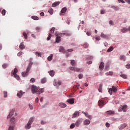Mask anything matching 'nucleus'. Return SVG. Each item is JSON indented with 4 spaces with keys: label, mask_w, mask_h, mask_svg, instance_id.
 I'll return each mask as SVG.
<instances>
[{
    "label": "nucleus",
    "mask_w": 130,
    "mask_h": 130,
    "mask_svg": "<svg viewBox=\"0 0 130 130\" xmlns=\"http://www.w3.org/2000/svg\"><path fill=\"white\" fill-rule=\"evenodd\" d=\"M112 92L116 93L117 92V87L113 85L112 86V88H110L109 89V93L110 94V95H112Z\"/></svg>",
    "instance_id": "nucleus-1"
},
{
    "label": "nucleus",
    "mask_w": 130,
    "mask_h": 130,
    "mask_svg": "<svg viewBox=\"0 0 130 130\" xmlns=\"http://www.w3.org/2000/svg\"><path fill=\"white\" fill-rule=\"evenodd\" d=\"M70 70L71 71H74V72H77V73H79V72H83V70H82V69H80L76 67H70Z\"/></svg>",
    "instance_id": "nucleus-2"
},
{
    "label": "nucleus",
    "mask_w": 130,
    "mask_h": 130,
    "mask_svg": "<svg viewBox=\"0 0 130 130\" xmlns=\"http://www.w3.org/2000/svg\"><path fill=\"white\" fill-rule=\"evenodd\" d=\"M38 90H39V87L34 85H31V93L32 94H35V93H37L38 92Z\"/></svg>",
    "instance_id": "nucleus-3"
},
{
    "label": "nucleus",
    "mask_w": 130,
    "mask_h": 130,
    "mask_svg": "<svg viewBox=\"0 0 130 130\" xmlns=\"http://www.w3.org/2000/svg\"><path fill=\"white\" fill-rule=\"evenodd\" d=\"M32 122H33V118H30L27 124V125L25 126L26 129H29L31 128V124H32Z\"/></svg>",
    "instance_id": "nucleus-4"
},
{
    "label": "nucleus",
    "mask_w": 130,
    "mask_h": 130,
    "mask_svg": "<svg viewBox=\"0 0 130 130\" xmlns=\"http://www.w3.org/2000/svg\"><path fill=\"white\" fill-rule=\"evenodd\" d=\"M127 107V106H126V105H124L118 109V111H123V112H126Z\"/></svg>",
    "instance_id": "nucleus-5"
},
{
    "label": "nucleus",
    "mask_w": 130,
    "mask_h": 130,
    "mask_svg": "<svg viewBox=\"0 0 130 130\" xmlns=\"http://www.w3.org/2000/svg\"><path fill=\"white\" fill-rule=\"evenodd\" d=\"M60 33H59L57 35V37H56V39H55V43H59V42H60L61 39L60 38L61 36L59 35Z\"/></svg>",
    "instance_id": "nucleus-6"
},
{
    "label": "nucleus",
    "mask_w": 130,
    "mask_h": 130,
    "mask_svg": "<svg viewBox=\"0 0 130 130\" xmlns=\"http://www.w3.org/2000/svg\"><path fill=\"white\" fill-rule=\"evenodd\" d=\"M104 101H102V100H100L98 102V104H99V106L100 107V108H102V107H103V106H104Z\"/></svg>",
    "instance_id": "nucleus-7"
},
{
    "label": "nucleus",
    "mask_w": 130,
    "mask_h": 130,
    "mask_svg": "<svg viewBox=\"0 0 130 130\" xmlns=\"http://www.w3.org/2000/svg\"><path fill=\"white\" fill-rule=\"evenodd\" d=\"M80 115V112L79 111H76L74 112V113L72 115V118H75L76 117H78V116H79Z\"/></svg>",
    "instance_id": "nucleus-8"
},
{
    "label": "nucleus",
    "mask_w": 130,
    "mask_h": 130,
    "mask_svg": "<svg viewBox=\"0 0 130 130\" xmlns=\"http://www.w3.org/2000/svg\"><path fill=\"white\" fill-rule=\"evenodd\" d=\"M67 102L69 104H74L75 103V100L74 99H69L67 100Z\"/></svg>",
    "instance_id": "nucleus-9"
},
{
    "label": "nucleus",
    "mask_w": 130,
    "mask_h": 130,
    "mask_svg": "<svg viewBox=\"0 0 130 130\" xmlns=\"http://www.w3.org/2000/svg\"><path fill=\"white\" fill-rule=\"evenodd\" d=\"M66 50H64V48L62 46L59 47V52H62V53H64V52H66Z\"/></svg>",
    "instance_id": "nucleus-10"
},
{
    "label": "nucleus",
    "mask_w": 130,
    "mask_h": 130,
    "mask_svg": "<svg viewBox=\"0 0 130 130\" xmlns=\"http://www.w3.org/2000/svg\"><path fill=\"white\" fill-rule=\"evenodd\" d=\"M127 124L126 123H124L123 124H121L120 126H118L119 129H123Z\"/></svg>",
    "instance_id": "nucleus-11"
},
{
    "label": "nucleus",
    "mask_w": 130,
    "mask_h": 130,
    "mask_svg": "<svg viewBox=\"0 0 130 130\" xmlns=\"http://www.w3.org/2000/svg\"><path fill=\"white\" fill-rule=\"evenodd\" d=\"M15 113V110H12L9 113V115L7 116V118L9 119L10 117H12L13 115H14V113Z\"/></svg>",
    "instance_id": "nucleus-12"
},
{
    "label": "nucleus",
    "mask_w": 130,
    "mask_h": 130,
    "mask_svg": "<svg viewBox=\"0 0 130 130\" xmlns=\"http://www.w3.org/2000/svg\"><path fill=\"white\" fill-rule=\"evenodd\" d=\"M106 113H107V115H112V114H115V112H114V111H113L110 110V111H107Z\"/></svg>",
    "instance_id": "nucleus-13"
},
{
    "label": "nucleus",
    "mask_w": 130,
    "mask_h": 130,
    "mask_svg": "<svg viewBox=\"0 0 130 130\" xmlns=\"http://www.w3.org/2000/svg\"><path fill=\"white\" fill-rule=\"evenodd\" d=\"M59 106L61 107V108H64L67 107V104L63 103H60L59 104Z\"/></svg>",
    "instance_id": "nucleus-14"
},
{
    "label": "nucleus",
    "mask_w": 130,
    "mask_h": 130,
    "mask_svg": "<svg viewBox=\"0 0 130 130\" xmlns=\"http://www.w3.org/2000/svg\"><path fill=\"white\" fill-rule=\"evenodd\" d=\"M23 94H24V92H23L22 91L20 90L18 93H17V96L19 98H21V97L23 96Z\"/></svg>",
    "instance_id": "nucleus-15"
},
{
    "label": "nucleus",
    "mask_w": 130,
    "mask_h": 130,
    "mask_svg": "<svg viewBox=\"0 0 130 130\" xmlns=\"http://www.w3.org/2000/svg\"><path fill=\"white\" fill-rule=\"evenodd\" d=\"M70 61L71 64L73 67H75V66H77V62L75 61V60H71Z\"/></svg>",
    "instance_id": "nucleus-16"
},
{
    "label": "nucleus",
    "mask_w": 130,
    "mask_h": 130,
    "mask_svg": "<svg viewBox=\"0 0 130 130\" xmlns=\"http://www.w3.org/2000/svg\"><path fill=\"white\" fill-rule=\"evenodd\" d=\"M33 64V63L32 62H30L29 63V66L27 68V72H30V70H31V67H32V65Z\"/></svg>",
    "instance_id": "nucleus-17"
},
{
    "label": "nucleus",
    "mask_w": 130,
    "mask_h": 130,
    "mask_svg": "<svg viewBox=\"0 0 130 130\" xmlns=\"http://www.w3.org/2000/svg\"><path fill=\"white\" fill-rule=\"evenodd\" d=\"M29 73V72H27V69H26V72H23L21 73V75L22 76V77H27L28 76V73Z\"/></svg>",
    "instance_id": "nucleus-18"
},
{
    "label": "nucleus",
    "mask_w": 130,
    "mask_h": 130,
    "mask_svg": "<svg viewBox=\"0 0 130 130\" xmlns=\"http://www.w3.org/2000/svg\"><path fill=\"white\" fill-rule=\"evenodd\" d=\"M23 43H24V42L20 43L19 45L20 49H21V50L25 49V45H24V44Z\"/></svg>",
    "instance_id": "nucleus-19"
},
{
    "label": "nucleus",
    "mask_w": 130,
    "mask_h": 130,
    "mask_svg": "<svg viewBox=\"0 0 130 130\" xmlns=\"http://www.w3.org/2000/svg\"><path fill=\"white\" fill-rule=\"evenodd\" d=\"M90 122H91L89 120L86 119L84 122V125H88V124H90Z\"/></svg>",
    "instance_id": "nucleus-20"
},
{
    "label": "nucleus",
    "mask_w": 130,
    "mask_h": 130,
    "mask_svg": "<svg viewBox=\"0 0 130 130\" xmlns=\"http://www.w3.org/2000/svg\"><path fill=\"white\" fill-rule=\"evenodd\" d=\"M59 35H60L61 37L62 36H64V35H66V36H71V34L70 33H60Z\"/></svg>",
    "instance_id": "nucleus-21"
},
{
    "label": "nucleus",
    "mask_w": 130,
    "mask_h": 130,
    "mask_svg": "<svg viewBox=\"0 0 130 130\" xmlns=\"http://www.w3.org/2000/svg\"><path fill=\"white\" fill-rule=\"evenodd\" d=\"M43 92H44V89L41 88L39 89V90H38V92L37 93V94H42Z\"/></svg>",
    "instance_id": "nucleus-22"
},
{
    "label": "nucleus",
    "mask_w": 130,
    "mask_h": 130,
    "mask_svg": "<svg viewBox=\"0 0 130 130\" xmlns=\"http://www.w3.org/2000/svg\"><path fill=\"white\" fill-rule=\"evenodd\" d=\"M122 33H125V32H127L128 31V28H126V27H123L121 30Z\"/></svg>",
    "instance_id": "nucleus-23"
},
{
    "label": "nucleus",
    "mask_w": 130,
    "mask_h": 130,
    "mask_svg": "<svg viewBox=\"0 0 130 130\" xmlns=\"http://www.w3.org/2000/svg\"><path fill=\"white\" fill-rule=\"evenodd\" d=\"M49 74L51 77H54V71L53 70H51L49 71Z\"/></svg>",
    "instance_id": "nucleus-24"
},
{
    "label": "nucleus",
    "mask_w": 130,
    "mask_h": 130,
    "mask_svg": "<svg viewBox=\"0 0 130 130\" xmlns=\"http://www.w3.org/2000/svg\"><path fill=\"white\" fill-rule=\"evenodd\" d=\"M67 11H68V9L67 8V7H64L61 9V13H62V14H63L66 13Z\"/></svg>",
    "instance_id": "nucleus-25"
},
{
    "label": "nucleus",
    "mask_w": 130,
    "mask_h": 130,
    "mask_svg": "<svg viewBox=\"0 0 130 130\" xmlns=\"http://www.w3.org/2000/svg\"><path fill=\"white\" fill-rule=\"evenodd\" d=\"M81 122H82L81 120H77L75 123V125H77V126H79L80 124H81Z\"/></svg>",
    "instance_id": "nucleus-26"
},
{
    "label": "nucleus",
    "mask_w": 130,
    "mask_h": 130,
    "mask_svg": "<svg viewBox=\"0 0 130 130\" xmlns=\"http://www.w3.org/2000/svg\"><path fill=\"white\" fill-rule=\"evenodd\" d=\"M52 57H53V54H51L50 56L48 57V60L49 61H51V60H52Z\"/></svg>",
    "instance_id": "nucleus-27"
},
{
    "label": "nucleus",
    "mask_w": 130,
    "mask_h": 130,
    "mask_svg": "<svg viewBox=\"0 0 130 130\" xmlns=\"http://www.w3.org/2000/svg\"><path fill=\"white\" fill-rule=\"evenodd\" d=\"M101 37H102V38H108V37L107 35L104 34V33L102 32L101 34Z\"/></svg>",
    "instance_id": "nucleus-28"
},
{
    "label": "nucleus",
    "mask_w": 130,
    "mask_h": 130,
    "mask_svg": "<svg viewBox=\"0 0 130 130\" xmlns=\"http://www.w3.org/2000/svg\"><path fill=\"white\" fill-rule=\"evenodd\" d=\"M55 30V27H52L50 30V33L49 34H53L54 33V30Z\"/></svg>",
    "instance_id": "nucleus-29"
},
{
    "label": "nucleus",
    "mask_w": 130,
    "mask_h": 130,
    "mask_svg": "<svg viewBox=\"0 0 130 130\" xmlns=\"http://www.w3.org/2000/svg\"><path fill=\"white\" fill-rule=\"evenodd\" d=\"M120 59L121 60H123V61H124L125 60V56L121 55L120 57Z\"/></svg>",
    "instance_id": "nucleus-30"
},
{
    "label": "nucleus",
    "mask_w": 130,
    "mask_h": 130,
    "mask_svg": "<svg viewBox=\"0 0 130 130\" xmlns=\"http://www.w3.org/2000/svg\"><path fill=\"white\" fill-rule=\"evenodd\" d=\"M31 19L37 21V20H39V17H38L37 16H34L31 17Z\"/></svg>",
    "instance_id": "nucleus-31"
},
{
    "label": "nucleus",
    "mask_w": 130,
    "mask_h": 130,
    "mask_svg": "<svg viewBox=\"0 0 130 130\" xmlns=\"http://www.w3.org/2000/svg\"><path fill=\"white\" fill-rule=\"evenodd\" d=\"M120 77H121V78H123V79H127V76L125 74H121Z\"/></svg>",
    "instance_id": "nucleus-32"
},
{
    "label": "nucleus",
    "mask_w": 130,
    "mask_h": 130,
    "mask_svg": "<svg viewBox=\"0 0 130 130\" xmlns=\"http://www.w3.org/2000/svg\"><path fill=\"white\" fill-rule=\"evenodd\" d=\"M58 5H59V2H55L52 4V7L54 8L56 6H58Z\"/></svg>",
    "instance_id": "nucleus-33"
},
{
    "label": "nucleus",
    "mask_w": 130,
    "mask_h": 130,
    "mask_svg": "<svg viewBox=\"0 0 130 130\" xmlns=\"http://www.w3.org/2000/svg\"><path fill=\"white\" fill-rule=\"evenodd\" d=\"M103 68H104V63L103 62H102L99 66V68L103 69Z\"/></svg>",
    "instance_id": "nucleus-34"
},
{
    "label": "nucleus",
    "mask_w": 130,
    "mask_h": 130,
    "mask_svg": "<svg viewBox=\"0 0 130 130\" xmlns=\"http://www.w3.org/2000/svg\"><path fill=\"white\" fill-rule=\"evenodd\" d=\"M41 84H44L46 83V78H42L41 81Z\"/></svg>",
    "instance_id": "nucleus-35"
},
{
    "label": "nucleus",
    "mask_w": 130,
    "mask_h": 130,
    "mask_svg": "<svg viewBox=\"0 0 130 130\" xmlns=\"http://www.w3.org/2000/svg\"><path fill=\"white\" fill-rule=\"evenodd\" d=\"M99 92H102V84H100L99 88L98 89Z\"/></svg>",
    "instance_id": "nucleus-36"
},
{
    "label": "nucleus",
    "mask_w": 130,
    "mask_h": 130,
    "mask_svg": "<svg viewBox=\"0 0 130 130\" xmlns=\"http://www.w3.org/2000/svg\"><path fill=\"white\" fill-rule=\"evenodd\" d=\"M48 13L51 14V15H52L53 14V9H52V8H50L48 10Z\"/></svg>",
    "instance_id": "nucleus-37"
},
{
    "label": "nucleus",
    "mask_w": 130,
    "mask_h": 130,
    "mask_svg": "<svg viewBox=\"0 0 130 130\" xmlns=\"http://www.w3.org/2000/svg\"><path fill=\"white\" fill-rule=\"evenodd\" d=\"M106 76H112L113 75V72H109L106 73Z\"/></svg>",
    "instance_id": "nucleus-38"
},
{
    "label": "nucleus",
    "mask_w": 130,
    "mask_h": 130,
    "mask_svg": "<svg viewBox=\"0 0 130 130\" xmlns=\"http://www.w3.org/2000/svg\"><path fill=\"white\" fill-rule=\"evenodd\" d=\"M52 36V35H51V34H49L48 37L47 38V41H49V40H50Z\"/></svg>",
    "instance_id": "nucleus-39"
},
{
    "label": "nucleus",
    "mask_w": 130,
    "mask_h": 130,
    "mask_svg": "<svg viewBox=\"0 0 130 130\" xmlns=\"http://www.w3.org/2000/svg\"><path fill=\"white\" fill-rule=\"evenodd\" d=\"M22 34H23L25 39H28V36L27 35V34H26L25 32H23Z\"/></svg>",
    "instance_id": "nucleus-40"
},
{
    "label": "nucleus",
    "mask_w": 130,
    "mask_h": 130,
    "mask_svg": "<svg viewBox=\"0 0 130 130\" xmlns=\"http://www.w3.org/2000/svg\"><path fill=\"white\" fill-rule=\"evenodd\" d=\"M113 50V47H111L108 49L107 52H111V51H112Z\"/></svg>",
    "instance_id": "nucleus-41"
},
{
    "label": "nucleus",
    "mask_w": 130,
    "mask_h": 130,
    "mask_svg": "<svg viewBox=\"0 0 130 130\" xmlns=\"http://www.w3.org/2000/svg\"><path fill=\"white\" fill-rule=\"evenodd\" d=\"M4 96L5 97V98H7V97H8V92L4 91Z\"/></svg>",
    "instance_id": "nucleus-42"
},
{
    "label": "nucleus",
    "mask_w": 130,
    "mask_h": 130,
    "mask_svg": "<svg viewBox=\"0 0 130 130\" xmlns=\"http://www.w3.org/2000/svg\"><path fill=\"white\" fill-rule=\"evenodd\" d=\"M15 78H16L18 80H20V77L17 74H13Z\"/></svg>",
    "instance_id": "nucleus-43"
},
{
    "label": "nucleus",
    "mask_w": 130,
    "mask_h": 130,
    "mask_svg": "<svg viewBox=\"0 0 130 130\" xmlns=\"http://www.w3.org/2000/svg\"><path fill=\"white\" fill-rule=\"evenodd\" d=\"M112 8L114 9L115 11H118V10H119V8L116 6H113Z\"/></svg>",
    "instance_id": "nucleus-44"
},
{
    "label": "nucleus",
    "mask_w": 130,
    "mask_h": 130,
    "mask_svg": "<svg viewBox=\"0 0 130 130\" xmlns=\"http://www.w3.org/2000/svg\"><path fill=\"white\" fill-rule=\"evenodd\" d=\"M17 73H18V69L15 68L14 69V72H13V75H16Z\"/></svg>",
    "instance_id": "nucleus-45"
},
{
    "label": "nucleus",
    "mask_w": 130,
    "mask_h": 130,
    "mask_svg": "<svg viewBox=\"0 0 130 130\" xmlns=\"http://www.w3.org/2000/svg\"><path fill=\"white\" fill-rule=\"evenodd\" d=\"M2 67L4 69H7V68H8V64L5 63L2 65Z\"/></svg>",
    "instance_id": "nucleus-46"
},
{
    "label": "nucleus",
    "mask_w": 130,
    "mask_h": 130,
    "mask_svg": "<svg viewBox=\"0 0 130 130\" xmlns=\"http://www.w3.org/2000/svg\"><path fill=\"white\" fill-rule=\"evenodd\" d=\"M36 55H37V56H40V57H41V53L38 52H36Z\"/></svg>",
    "instance_id": "nucleus-47"
},
{
    "label": "nucleus",
    "mask_w": 130,
    "mask_h": 130,
    "mask_svg": "<svg viewBox=\"0 0 130 130\" xmlns=\"http://www.w3.org/2000/svg\"><path fill=\"white\" fill-rule=\"evenodd\" d=\"M1 13L3 16H5V15H6V10L5 9L3 10Z\"/></svg>",
    "instance_id": "nucleus-48"
},
{
    "label": "nucleus",
    "mask_w": 130,
    "mask_h": 130,
    "mask_svg": "<svg viewBox=\"0 0 130 130\" xmlns=\"http://www.w3.org/2000/svg\"><path fill=\"white\" fill-rule=\"evenodd\" d=\"M14 126L10 125L8 128V130H14Z\"/></svg>",
    "instance_id": "nucleus-49"
},
{
    "label": "nucleus",
    "mask_w": 130,
    "mask_h": 130,
    "mask_svg": "<svg viewBox=\"0 0 130 130\" xmlns=\"http://www.w3.org/2000/svg\"><path fill=\"white\" fill-rule=\"evenodd\" d=\"M10 122L11 123L15 122V118H12L10 120Z\"/></svg>",
    "instance_id": "nucleus-50"
},
{
    "label": "nucleus",
    "mask_w": 130,
    "mask_h": 130,
    "mask_svg": "<svg viewBox=\"0 0 130 130\" xmlns=\"http://www.w3.org/2000/svg\"><path fill=\"white\" fill-rule=\"evenodd\" d=\"M30 81L31 83H35V79L34 78H31V79L30 80Z\"/></svg>",
    "instance_id": "nucleus-51"
},
{
    "label": "nucleus",
    "mask_w": 130,
    "mask_h": 130,
    "mask_svg": "<svg viewBox=\"0 0 130 130\" xmlns=\"http://www.w3.org/2000/svg\"><path fill=\"white\" fill-rule=\"evenodd\" d=\"M78 78L79 79H83V74H79L78 75Z\"/></svg>",
    "instance_id": "nucleus-52"
},
{
    "label": "nucleus",
    "mask_w": 130,
    "mask_h": 130,
    "mask_svg": "<svg viewBox=\"0 0 130 130\" xmlns=\"http://www.w3.org/2000/svg\"><path fill=\"white\" fill-rule=\"evenodd\" d=\"M89 46V45L88 44H84L83 45V47H84V48H87V47H88Z\"/></svg>",
    "instance_id": "nucleus-53"
},
{
    "label": "nucleus",
    "mask_w": 130,
    "mask_h": 130,
    "mask_svg": "<svg viewBox=\"0 0 130 130\" xmlns=\"http://www.w3.org/2000/svg\"><path fill=\"white\" fill-rule=\"evenodd\" d=\"M82 113H83V114H84L85 116H86V117H88V116H89V114H88V113L82 112Z\"/></svg>",
    "instance_id": "nucleus-54"
},
{
    "label": "nucleus",
    "mask_w": 130,
    "mask_h": 130,
    "mask_svg": "<svg viewBox=\"0 0 130 130\" xmlns=\"http://www.w3.org/2000/svg\"><path fill=\"white\" fill-rule=\"evenodd\" d=\"M74 127H75V123H72L70 125V128H74Z\"/></svg>",
    "instance_id": "nucleus-55"
},
{
    "label": "nucleus",
    "mask_w": 130,
    "mask_h": 130,
    "mask_svg": "<svg viewBox=\"0 0 130 130\" xmlns=\"http://www.w3.org/2000/svg\"><path fill=\"white\" fill-rule=\"evenodd\" d=\"M22 54H23V52H19V53H18L17 56H21V55H22Z\"/></svg>",
    "instance_id": "nucleus-56"
},
{
    "label": "nucleus",
    "mask_w": 130,
    "mask_h": 130,
    "mask_svg": "<svg viewBox=\"0 0 130 130\" xmlns=\"http://www.w3.org/2000/svg\"><path fill=\"white\" fill-rule=\"evenodd\" d=\"M101 14L102 15H103V14H105V10H102L101 11Z\"/></svg>",
    "instance_id": "nucleus-57"
},
{
    "label": "nucleus",
    "mask_w": 130,
    "mask_h": 130,
    "mask_svg": "<svg viewBox=\"0 0 130 130\" xmlns=\"http://www.w3.org/2000/svg\"><path fill=\"white\" fill-rule=\"evenodd\" d=\"M106 126L107 127H109V126H110V124H109L108 122L106 123Z\"/></svg>",
    "instance_id": "nucleus-58"
},
{
    "label": "nucleus",
    "mask_w": 130,
    "mask_h": 130,
    "mask_svg": "<svg viewBox=\"0 0 130 130\" xmlns=\"http://www.w3.org/2000/svg\"><path fill=\"white\" fill-rule=\"evenodd\" d=\"M119 3H122V4H124L125 2L123 0H118Z\"/></svg>",
    "instance_id": "nucleus-59"
},
{
    "label": "nucleus",
    "mask_w": 130,
    "mask_h": 130,
    "mask_svg": "<svg viewBox=\"0 0 130 130\" xmlns=\"http://www.w3.org/2000/svg\"><path fill=\"white\" fill-rule=\"evenodd\" d=\"M126 69H130V64L129 63L127 64L126 65Z\"/></svg>",
    "instance_id": "nucleus-60"
},
{
    "label": "nucleus",
    "mask_w": 130,
    "mask_h": 130,
    "mask_svg": "<svg viewBox=\"0 0 130 130\" xmlns=\"http://www.w3.org/2000/svg\"><path fill=\"white\" fill-rule=\"evenodd\" d=\"M72 51H73V49H69L66 51V52H72Z\"/></svg>",
    "instance_id": "nucleus-61"
},
{
    "label": "nucleus",
    "mask_w": 130,
    "mask_h": 130,
    "mask_svg": "<svg viewBox=\"0 0 130 130\" xmlns=\"http://www.w3.org/2000/svg\"><path fill=\"white\" fill-rule=\"evenodd\" d=\"M109 24L110 25H113V21H112V20H110Z\"/></svg>",
    "instance_id": "nucleus-62"
},
{
    "label": "nucleus",
    "mask_w": 130,
    "mask_h": 130,
    "mask_svg": "<svg viewBox=\"0 0 130 130\" xmlns=\"http://www.w3.org/2000/svg\"><path fill=\"white\" fill-rule=\"evenodd\" d=\"M104 45H105V46L107 47L108 46V44L107 43V42H105V43H104Z\"/></svg>",
    "instance_id": "nucleus-63"
},
{
    "label": "nucleus",
    "mask_w": 130,
    "mask_h": 130,
    "mask_svg": "<svg viewBox=\"0 0 130 130\" xmlns=\"http://www.w3.org/2000/svg\"><path fill=\"white\" fill-rule=\"evenodd\" d=\"M40 16H41L42 17H43V16H44V13L43 12H41L40 14Z\"/></svg>",
    "instance_id": "nucleus-64"
}]
</instances>
